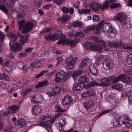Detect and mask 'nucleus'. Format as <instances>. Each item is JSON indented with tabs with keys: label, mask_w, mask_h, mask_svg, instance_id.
Instances as JSON below:
<instances>
[{
	"label": "nucleus",
	"mask_w": 132,
	"mask_h": 132,
	"mask_svg": "<svg viewBox=\"0 0 132 132\" xmlns=\"http://www.w3.org/2000/svg\"><path fill=\"white\" fill-rule=\"evenodd\" d=\"M89 97L93 96L96 95V92L94 90L90 88L87 90Z\"/></svg>",
	"instance_id": "obj_36"
},
{
	"label": "nucleus",
	"mask_w": 132,
	"mask_h": 132,
	"mask_svg": "<svg viewBox=\"0 0 132 132\" xmlns=\"http://www.w3.org/2000/svg\"><path fill=\"white\" fill-rule=\"evenodd\" d=\"M62 11L65 14L69 12V9L67 8L66 6H64L62 8Z\"/></svg>",
	"instance_id": "obj_55"
},
{
	"label": "nucleus",
	"mask_w": 132,
	"mask_h": 132,
	"mask_svg": "<svg viewBox=\"0 0 132 132\" xmlns=\"http://www.w3.org/2000/svg\"><path fill=\"white\" fill-rule=\"evenodd\" d=\"M112 110L111 109L108 110H104L101 112V113L99 114V115L98 116V117L99 118V117H100L104 114L108 113L110 112Z\"/></svg>",
	"instance_id": "obj_62"
},
{
	"label": "nucleus",
	"mask_w": 132,
	"mask_h": 132,
	"mask_svg": "<svg viewBox=\"0 0 132 132\" xmlns=\"http://www.w3.org/2000/svg\"><path fill=\"white\" fill-rule=\"evenodd\" d=\"M42 108H32V113L34 115H38L41 111Z\"/></svg>",
	"instance_id": "obj_31"
},
{
	"label": "nucleus",
	"mask_w": 132,
	"mask_h": 132,
	"mask_svg": "<svg viewBox=\"0 0 132 132\" xmlns=\"http://www.w3.org/2000/svg\"><path fill=\"white\" fill-rule=\"evenodd\" d=\"M5 35L1 31H0V41L2 42L4 39Z\"/></svg>",
	"instance_id": "obj_60"
},
{
	"label": "nucleus",
	"mask_w": 132,
	"mask_h": 132,
	"mask_svg": "<svg viewBox=\"0 0 132 132\" xmlns=\"http://www.w3.org/2000/svg\"><path fill=\"white\" fill-rule=\"evenodd\" d=\"M122 87L123 85L122 84H118L113 85L112 86V88L117 90L121 91L122 90Z\"/></svg>",
	"instance_id": "obj_32"
},
{
	"label": "nucleus",
	"mask_w": 132,
	"mask_h": 132,
	"mask_svg": "<svg viewBox=\"0 0 132 132\" xmlns=\"http://www.w3.org/2000/svg\"><path fill=\"white\" fill-rule=\"evenodd\" d=\"M53 1L57 5H61L64 2V0H53Z\"/></svg>",
	"instance_id": "obj_54"
},
{
	"label": "nucleus",
	"mask_w": 132,
	"mask_h": 132,
	"mask_svg": "<svg viewBox=\"0 0 132 132\" xmlns=\"http://www.w3.org/2000/svg\"><path fill=\"white\" fill-rule=\"evenodd\" d=\"M46 117V115H44L40 118L39 121L40 123L41 124H42L45 123V120Z\"/></svg>",
	"instance_id": "obj_61"
},
{
	"label": "nucleus",
	"mask_w": 132,
	"mask_h": 132,
	"mask_svg": "<svg viewBox=\"0 0 132 132\" xmlns=\"http://www.w3.org/2000/svg\"><path fill=\"white\" fill-rule=\"evenodd\" d=\"M119 121L125 125L126 127H130L132 126V120L128 118L126 116H122L119 119Z\"/></svg>",
	"instance_id": "obj_7"
},
{
	"label": "nucleus",
	"mask_w": 132,
	"mask_h": 132,
	"mask_svg": "<svg viewBox=\"0 0 132 132\" xmlns=\"http://www.w3.org/2000/svg\"><path fill=\"white\" fill-rule=\"evenodd\" d=\"M45 55V53L42 50L39 51L37 54L38 56L40 57H43Z\"/></svg>",
	"instance_id": "obj_57"
},
{
	"label": "nucleus",
	"mask_w": 132,
	"mask_h": 132,
	"mask_svg": "<svg viewBox=\"0 0 132 132\" xmlns=\"http://www.w3.org/2000/svg\"><path fill=\"white\" fill-rule=\"evenodd\" d=\"M10 37L11 38V40H12V42H15V41L17 40V35H15L14 34H11L10 35Z\"/></svg>",
	"instance_id": "obj_50"
},
{
	"label": "nucleus",
	"mask_w": 132,
	"mask_h": 132,
	"mask_svg": "<svg viewBox=\"0 0 132 132\" xmlns=\"http://www.w3.org/2000/svg\"><path fill=\"white\" fill-rule=\"evenodd\" d=\"M38 61H36L35 62L31 63L29 66V67L31 70H32L35 67H39V66L37 65Z\"/></svg>",
	"instance_id": "obj_40"
},
{
	"label": "nucleus",
	"mask_w": 132,
	"mask_h": 132,
	"mask_svg": "<svg viewBox=\"0 0 132 132\" xmlns=\"http://www.w3.org/2000/svg\"><path fill=\"white\" fill-rule=\"evenodd\" d=\"M53 90V92H54L57 94H58L60 93L61 90L60 88L57 86H55L54 87Z\"/></svg>",
	"instance_id": "obj_47"
},
{
	"label": "nucleus",
	"mask_w": 132,
	"mask_h": 132,
	"mask_svg": "<svg viewBox=\"0 0 132 132\" xmlns=\"http://www.w3.org/2000/svg\"><path fill=\"white\" fill-rule=\"evenodd\" d=\"M87 62L86 59H83L81 62L79 66V68H81L83 67L87 64Z\"/></svg>",
	"instance_id": "obj_42"
},
{
	"label": "nucleus",
	"mask_w": 132,
	"mask_h": 132,
	"mask_svg": "<svg viewBox=\"0 0 132 132\" xmlns=\"http://www.w3.org/2000/svg\"><path fill=\"white\" fill-rule=\"evenodd\" d=\"M76 42L71 39H65V44L70 46L71 47H73L76 45Z\"/></svg>",
	"instance_id": "obj_26"
},
{
	"label": "nucleus",
	"mask_w": 132,
	"mask_h": 132,
	"mask_svg": "<svg viewBox=\"0 0 132 132\" xmlns=\"http://www.w3.org/2000/svg\"><path fill=\"white\" fill-rule=\"evenodd\" d=\"M83 87V85L81 84L80 82L78 83L75 82L73 85L72 89L74 91H78L82 90Z\"/></svg>",
	"instance_id": "obj_17"
},
{
	"label": "nucleus",
	"mask_w": 132,
	"mask_h": 132,
	"mask_svg": "<svg viewBox=\"0 0 132 132\" xmlns=\"http://www.w3.org/2000/svg\"><path fill=\"white\" fill-rule=\"evenodd\" d=\"M57 39L59 38H61L63 35L61 31H59L57 32L55 34Z\"/></svg>",
	"instance_id": "obj_48"
},
{
	"label": "nucleus",
	"mask_w": 132,
	"mask_h": 132,
	"mask_svg": "<svg viewBox=\"0 0 132 132\" xmlns=\"http://www.w3.org/2000/svg\"><path fill=\"white\" fill-rule=\"evenodd\" d=\"M17 35L21 37L19 40V42L22 45L24 44L27 41L28 36H21V34L19 33H17Z\"/></svg>",
	"instance_id": "obj_23"
},
{
	"label": "nucleus",
	"mask_w": 132,
	"mask_h": 132,
	"mask_svg": "<svg viewBox=\"0 0 132 132\" xmlns=\"http://www.w3.org/2000/svg\"><path fill=\"white\" fill-rule=\"evenodd\" d=\"M109 3L108 0H106L103 3L102 5H100V9L102 10H107L108 9Z\"/></svg>",
	"instance_id": "obj_30"
},
{
	"label": "nucleus",
	"mask_w": 132,
	"mask_h": 132,
	"mask_svg": "<svg viewBox=\"0 0 132 132\" xmlns=\"http://www.w3.org/2000/svg\"><path fill=\"white\" fill-rule=\"evenodd\" d=\"M0 79H3L5 80H9V78L8 76L6 75L5 73H4L3 74H0Z\"/></svg>",
	"instance_id": "obj_39"
},
{
	"label": "nucleus",
	"mask_w": 132,
	"mask_h": 132,
	"mask_svg": "<svg viewBox=\"0 0 132 132\" xmlns=\"http://www.w3.org/2000/svg\"><path fill=\"white\" fill-rule=\"evenodd\" d=\"M34 27V24L31 21H28L26 22L24 25L23 29L21 32L23 34H26L29 33Z\"/></svg>",
	"instance_id": "obj_9"
},
{
	"label": "nucleus",
	"mask_w": 132,
	"mask_h": 132,
	"mask_svg": "<svg viewBox=\"0 0 132 132\" xmlns=\"http://www.w3.org/2000/svg\"><path fill=\"white\" fill-rule=\"evenodd\" d=\"M0 10H1L3 12L5 13H7L8 12L7 9L6 8L5 5H0Z\"/></svg>",
	"instance_id": "obj_51"
},
{
	"label": "nucleus",
	"mask_w": 132,
	"mask_h": 132,
	"mask_svg": "<svg viewBox=\"0 0 132 132\" xmlns=\"http://www.w3.org/2000/svg\"><path fill=\"white\" fill-rule=\"evenodd\" d=\"M95 105V103L93 100L87 101L84 104V107H93Z\"/></svg>",
	"instance_id": "obj_28"
},
{
	"label": "nucleus",
	"mask_w": 132,
	"mask_h": 132,
	"mask_svg": "<svg viewBox=\"0 0 132 132\" xmlns=\"http://www.w3.org/2000/svg\"><path fill=\"white\" fill-rule=\"evenodd\" d=\"M70 18V16L68 15H64L61 17L59 18L58 20L62 23H65L67 22Z\"/></svg>",
	"instance_id": "obj_24"
},
{
	"label": "nucleus",
	"mask_w": 132,
	"mask_h": 132,
	"mask_svg": "<svg viewBox=\"0 0 132 132\" xmlns=\"http://www.w3.org/2000/svg\"><path fill=\"white\" fill-rule=\"evenodd\" d=\"M16 65L17 67L22 70L26 71L27 70V67L22 62H19L16 63Z\"/></svg>",
	"instance_id": "obj_27"
},
{
	"label": "nucleus",
	"mask_w": 132,
	"mask_h": 132,
	"mask_svg": "<svg viewBox=\"0 0 132 132\" xmlns=\"http://www.w3.org/2000/svg\"><path fill=\"white\" fill-rule=\"evenodd\" d=\"M132 78L131 77H125L124 79V81L126 83L128 84L131 85L132 84Z\"/></svg>",
	"instance_id": "obj_46"
},
{
	"label": "nucleus",
	"mask_w": 132,
	"mask_h": 132,
	"mask_svg": "<svg viewBox=\"0 0 132 132\" xmlns=\"http://www.w3.org/2000/svg\"><path fill=\"white\" fill-rule=\"evenodd\" d=\"M89 69L91 74L95 76H97V70L94 64L92 63L90 64L89 67Z\"/></svg>",
	"instance_id": "obj_20"
},
{
	"label": "nucleus",
	"mask_w": 132,
	"mask_h": 132,
	"mask_svg": "<svg viewBox=\"0 0 132 132\" xmlns=\"http://www.w3.org/2000/svg\"><path fill=\"white\" fill-rule=\"evenodd\" d=\"M114 65L113 61L110 59L106 58L104 61L103 67L107 70L112 69L113 68Z\"/></svg>",
	"instance_id": "obj_11"
},
{
	"label": "nucleus",
	"mask_w": 132,
	"mask_h": 132,
	"mask_svg": "<svg viewBox=\"0 0 132 132\" xmlns=\"http://www.w3.org/2000/svg\"><path fill=\"white\" fill-rule=\"evenodd\" d=\"M125 61L126 64H132V59L130 58L127 57V56Z\"/></svg>",
	"instance_id": "obj_58"
},
{
	"label": "nucleus",
	"mask_w": 132,
	"mask_h": 132,
	"mask_svg": "<svg viewBox=\"0 0 132 132\" xmlns=\"http://www.w3.org/2000/svg\"><path fill=\"white\" fill-rule=\"evenodd\" d=\"M84 36V34L82 31H76L75 35V39L76 40L77 43H78L80 41V39Z\"/></svg>",
	"instance_id": "obj_19"
},
{
	"label": "nucleus",
	"mask_w": 132,
	"mask_h": 132,
	"mask_svg": "<svg viewBox=\"0 0 132 132\" xmlns=\"http://www.w3.org/2000/svg\"><path fill=\"white\" fill-rule=\"evenodd\" d=\"M82 72V71L80 70H78L75 71L72 75V77L74 80H75L77 77L81 74Z\"/></svg>",
	"instance_id": "obj_37"
},
{
	"label": "nucleus",
	"mask_w": 132,
	"mask_h": 132,
	"mask_svg": "<svg viewBox=\"0 0 132 132\" xmlns=\"http://www.w3.org/2000/svg\"><path fill=\"white\" fill-rule=\"evenodd\" d=\"M101 23H99L97 24H93L91 26L87 27L85 29L84 31L85 32L87 33L89 32L92 30H94V33L95 34L97 35L100 33V29L101 28Z\"/></svg>",
	"instance_id": "obj_6"
},
{
	"label": "nucleus",
	"mask_w": 132,
	"mask_h": 132,
	"mask_svg": "<svg viewBox=\"0 0 132 132\" xmlns=\"http://www.w3.org/2000/svg\"><path fill=\"white\" fill-rule=\"evenodd\" d=\"M49 122L46 123H43L42 124L44 125L45 127L48 130V129L50 128L51 127V126Z\"/></svg>",
	"instance_id": "obj_63"
},
{
	"label": "nucleus",
	"mask_w": 132,
	"mask_h": 132,
	"mask_svg": "<svg viewBox=\"0 0 132 132\" xmlns=\"http://www.w3.org/2000/svg\"><path fill=\"white\" fill-rule=\"evenodd\" d=\"M126 77V75L125 74H121L118 76L117 77L115 78L112 81L113 83H115L119 81H124V79Z\"/></svg>",
	"instance_id": "obj_22"
},
{
	"label": "nucleus",
	"mask_w": 132,
	"mask_h": 132,
	"mask_svg": "<svg viewBox=\"0 0 132 132\" xmlns=\"http://www.w3.org/2000/svg\"><path fill=\"white\" fill-rule=\"evenodd\" d=\"M43 100V99L41 95L38 94L33 97L32 99H31V101L32 102L35 103H38L41 102Z\"/></svg>",
	"instance_id": "obj_15"
},
{
	"label": "nucleus",
	"mask_w": 132,
	"mask_h": 132,
	"mask_svg": "<svg viewBox=\"0 0 132 132\" xmlns=\"http://www.w3.org/2000/svg\"><path fill=\"white\" fill-rule=\"evenodd\" d=\"M51 30V29L49 27L45 28L44 29L42 30L41 31H40L41 34H43L46 33L50 31Z\"/></svg>",
	"instance_id": "obj_49"
},
{
	"label": "nucleus",
	"mask_w": 132,
	"mask_h": 132,
	"mask_svg": "<svg viewBox=\"0 0 132 132\" xmlns=\"http://www.w3.org/2000/svg\"><path fill=\"white\" fill-rule=\"evenodd\" d=\"M18 108H8L7 111L3 113V116H5L9 115L11 113H15L17 112Z\"/></svg>",
	"instance_id": "obj_18"
},
{
	"label": "nucleus",
	"mask_w": 132,
	"mask_h": 132,
	"mask_svg": "<svg viewBox=\"0 0 132 132\" xmlns=\"http://www.w3.org/2000/svg\"><path fill=\"white\" fill-rule=\"evenodd\" d=\"M108 45L110 47L116 48H122L124 49H128V47L125 45L121 41L116 40L109 41Z\"/></svg>",
	"instance_id": "obj_5"
},
{
	"label": "nucleus",
	"mask_w": 132,
	"mask_h": 132,
	"mask_svg": "<svg viewBox=\"0 0 132 132\" xmlns=\"http://www.w3.org/2000/svg\"><path fill=\"white\" fill-rule=\"evenodd\" d=\"M93 20L94 22H96L100 20V18L98 15H95L93 16Z\"/></svg>",
	"instance_id": "obj_56"
},
{
	"label": "nucleus",
	"mask_w": 132,
	"mask_h": 132,
	"mask_svg": "<svg viewBox=\"0 0 132 132\" xmlns=\"http://www.w3.org/2000/svg\"><path fill=\"white\" fill-rule=\"evenodd\" d=\"M72 100L71 96L67 95L64 96V98L62 100V104L64 105H67L69 104Z\"/></svg>",
	"instance_id": "obj_16"
},
{
	"label": "nucleus",
	"mask_w": 132,
	"mask_h": 132,
	"mask_svg": "<svg viewBox=\"0 0 132 132\" xmlns=\"http://www.w3.org/2000/svg\"><path fill=\"white\" fill-rule=\"evenodd\" d=\"M113 19L115 21H120L122 25H125L126 28L128 29L131 27V24L129 22H127V18L120 13H117L114 16Z\"/></svg>",
	"instance_id": "obj_4"
},
{
	"label": "nucleus",
	"mask_w": 132,
	"mask_h": 132,
	"mask_svg": "<svg viewBox=\"0 0 132 132\" xmlns=\"http://www.w3.org/2000/svg\"><path fill=\"white\" fill-rule=\"evenodd\" d=\"M89 80V79L88 77L85 76H82L79 79V82H80L81 84L83 85V86L85 88V86L87 85H85V83L88 82Z\"/></svg>",
	"instance_id": "obj_21"
},
{
	"label": "nucleus",
	"mask_w": 132,
	"mask_h": 132,
	"mask_svg": "<svg viewBox=\"0 0 132 132\" xmlns=\"http://www.w3.org/2000/svg\"><path fill=\"white\" fill-rule=\"evenodd\" d=\"M15 123V125H17L19 127L21 128L26 126V122L25 120L21 119L20 120H18Z\"/></svg>",
	"instance_id": "obj_25"
},
{
	"label": "nucleus",
	"mask_w": 132,
	"mask_h": 132,
	"mask_svg": "<svg viewBox=\"0 0 132 132\" xmlns=\"http://www.w3.org/2000/svg\"><path fill=\"white\" fill-rule=\"evenodd\" d=\"M32 88H28L26 89L23 94V97H25L27 95L28 93L32 92Z\"/></svg>",
	"instance_id": "obj_41"
},
{
	"label": "nucleus",
	"mask_w": 132,
	"mask_h": 132,
	"mask_svg": "<svg viewBox=\"0 0 132 132\" xmlns=\"http://www.w3.org/2000/svg\"><path fill=\"white\" fill-rule=\"evenodd\" d=\"M78 59L77 57H75L73 58V57H71L67 59L66 60V64L67 65V68L69 70H72L76 62Z\"/></svg>",
	"instance_id": "obj_8"
},
{
	"label": "nucleus",
	"mask_w": 132,
	"mask_h": 132,
	"mask_svg": "<svg viewBox=\"0 0 132 132\" xmlns=\"http://www.w3.org/2000/svg\"><path fill=\"white\" fill-rule=\"evenodd\" d=\"M100 4L97 2L93 1L91 2L89 5V7L95 11H98L100 9Z\"/></svg>",
	"instance_id": "obj_14"
},
{
	"label": "nucleus",
	"mask_w": 132,
	"mask_h": 132,
	"mask_svg": "<svg viewBox=\"0 0 132 132\" xmlns=\"http://www.w3.org/2000/svg\"><path fill=\"white\" fill-rule=\"evenodd\" d=\"M59 126L61 128V129L63 128L64 126L66 124V120L64 118H63L61 119V121L59 123Z\"/></svg>",
	"instance_id": "obj_34"
},
{
	"label": "nucleus",
	"mask_w": 132,
	"mask_h": 132,
	"mask_svg": "<svg viewBox=\"0 0 132 132\" xmlns=\"http://www.w3.org/2000/svg\"><path fill=\"white\" fill-rule=\"evenodd\" d=\"M65 39L63 40H59L57 42V44H65Z\"/></svg>",
	"instance_id": "obj_64"
},
{
	"label": "nucleus",
	"mask_w": 132,
	"mask_h": 132,
	"mask_svg": "<svg viewBox=\"0 0 132 132\" xmlns=\"http://www.w3.org/2000/svg\"><path fill=\"white\" fill-rule=\"evenodd\" d=\"M132 94V88L129 87L128 88L125 92H123L121 94V98L124 100L127 97L131 96Z\"/></svg>",
	"instance_id": "obj_13"
},
{
	"label": "nucleus",
	"mask_w": 132,
	"mask_h": 132,
	"mask_svg": "<svg viewBox=\"0 0 132 132\" xmlns=\"http://www.w3.org/2000/svg\"><path fill=\"white\" fill-rule=\"evenodd\" d=\"M104 21L99 22L98 23H101V26H102L101 29L102 32H105L108 34L109 37L113 38L115 37L117 35V31L112 25L110 22L104 23Z\"/></svg>",
	"instance_id": "obj_1"
},
{
	"label": "nucleus",
	"mask_w": 132,
	"mask_h": 132,
	"mask_svg": "<svg viewBox=\"0 0 132 132\" xmlns=\"http://www.w3.org/2000/svg\"><path fill=\"white\" fill-rule=\"evenodd\" d=\"M52 119V117L51 115H49L48 114L46 115V117L45 120V123H47L48 122L51 123H52L51 120Z\"/></svg>",
	"instance_id": "obj_35"
},
{
	"label": "nucleus",
	"mask_w": 132,
	"mask_h": 132,
	"mask_svg": "<svg viewBox=\"0 0 132 132\" xmlns=\"http://www.w3.org/2000/svg\"><path fill=\"white\" fill-rule=\"evenodd\" d=\"M75 30L71 29L68 32V36L70 37H74L75 38Z\"/></svg>",
	"instance_id": "obj_45"
},
{
	"label": "nucleus",
	"mask_w": 132,
	"mask_h": 132,
	"mask_svg": "<svg viewBox=\"0 0 132 132\" xmlns=\"http://www.w3.org/2000/svg\"><path fill=\"white\" fill-rule=\"evenodd\" d=\"M5 60L4 62L2 63L1 64V66L3 67H6L8 66L9 64H10V62L8 60H6V61H5Z\"/></svg>",
	"instance_id": "obj_53"
},
{
	"label": "nucleus",
	"mask_w": 132,
	"mask_h": 132,
	"mask_svg": "<svg viewBox=\"0 0 132 132\" xmlns=\"http://www.w3.org/2000/svg\"><path fill=\"white\" fill-rule=\"evenodd\" d=\"M116 77L115 76H112L108 78H103L101 80V84H98L96 82L93 81L87 84L85 86V89L95 86H101L103 87H107L110 85L109 82L113 80Z\"/></svg>",
	"instance_id": "obj_2"
},
{
	"label": "nucleus",
	"mask_w": 132,
	"mask_h": 132,
	"mask_svg": "<svg viewBox=\"0 0 132 132\" xmlns=\"http://www.w3.org/2000/svg\"><path fill=\"white\" fill-rule=\"evenodd\" d=\"M90 3V1H89L84 0L83 1V6L85 8H87L89 6V7Z\"/></svg>",
	"instance_id": "obj_44"
},
{
	"label": "nucleus",
	"mask_w": 132,
	"mask_h": 132,
	"mask_svg": "<svg viewBox=\"0 0 132 132\" xmlns=\"http://www.w3.org/2000/svg\"><path fill=\"white\" fill-rule=\"evenodd\" d=\"M121 4L119 3H115L111 4L110 7L111 9L119 8L121 6Z\"/></svg>",
	"instance_id": "obj_43"
},
{
	"label": "nucleus",
	"mask_w": 132,
	"mask_h": 132,
	"mask_svg": "<svg viewBox=\"0 0 132 132\" xmlns=\"http://www.w3.org/2000/svg\"><path fill=\"white\" fill-rule=\"evenodd\" d=\"M25 23V21L24 20L20 21H18V24L19 25V29L21 30L23 28V24Z\"/></svg>",
	"instance_id": "obj_52"
},
{
	"label": "nucleus",
	"mask_w": 132,
	"mask_h": 132,
	"mask_svg": "<svg viewBox=\"0 0 132 132\" xmlns=\"http://www.w3.org/2000/svg\"><path fill=\"white\" fill-rule=\"evenodd\" d=\"M48 72V71L47 70H43L39 73L36 75L35 76V78L37 79L38 78L43 75H45Z\"/></svg>",
	"instance_id": "obj_38"
},
{
	"label": "nucleus",
	"mask_w": 132,
	"mask_h": 132,
	"mask_svg": "<svg viewBox=\"0 0 132 132\" xmlns=\"http://www.w3.org/2000/svg\"><path fill=\"white\" fill-rule=\"evenodd\" d=\"M9 45L11 50L14 52H19L22 49V46L18 42L10 41Z\"/></svg>",
	"instance_id": "obj_10"
},
{
	"label": "nucleus",
	"mask_w": 132,
	"mask_h": 132,
	"mask_svg": "<svg viewBox=\"0 0 132 132\" xmlns=\"http://www.w3.org/2000/svg\"><path fill=\"white\" fill-rule=\"evenodd\" d=\"M66 73L63 70H61L57 73L54 79L55 82L57 83L61 81L65 77Z\"/></svg>",
	"instance_id": "obj_12"
},
{
	"label": "nucleus",
	"mask_w": 132,
	"mask_h": 132,
	"mask_svg": "<svg viewBox=\"0 0 132 132\" xmlns=\"http://www.w3.org/2000/svg\"><path fill=\"white\" fill-rule=\"evenodd\" d=\"M51 51L54 53H56V54H60V53H59V51L57 50V48L55 47H52L51 48Z\"/></svg>",
	"instance_id": "obj_59"
},
{
	"label": "nucleus",
	"mask_w": 132,
	"mask_h": 132,
	"mask_svg": "<svg viewBox=\"0 0 132 132\" xmlns=\"http://www.w3.org/2000/svg\"><path fill=\"white\" fill-rule=\"evenodd\" d=\"M100 45L94 44L91 42H88L85 44V47L87 50L101 52L102 48H105L106 46V42L102 40L100 41Z\"/></svg>",
	"instance_id": "obj_3"
},
{
	"label": "nucleus",
	"mask_w": 132,
	"mask_h": 132,
	"mask_svg": "<svg viewBox=\"0 0 132 132\" xmlns=\"http://www.w3.org/2000/svg\"><path fill=\"white\" fill-rule=\"evenodd\" d=\"M87 8L79 9L78 11V13L80 14H89L91 12V10L90 9H87Z\"/></svg>",
	"instance_id": "obj_29"
},
{
	"label": "nucleus",
	"mask_w": 132,
	"mask_h": 132,
	"mask_svg": "<svg viewBox=\"0 0 132 132\" xmlns=\"http://www.w3.org/2000/svg\"><path fill=\"white\" fill-rule=\"evenodd\" d=\"M82 25V24L81 22L77 21H76L72 24L71 27H76L80 28L81 27Z\"/></svg>",
	"instance_id": "obj_33"
}]
</instances>
